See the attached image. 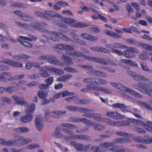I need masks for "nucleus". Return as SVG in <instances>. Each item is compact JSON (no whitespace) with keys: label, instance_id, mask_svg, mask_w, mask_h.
Here are the masks:
<instances>
[{"label":"nucleus","instance_id":"obj_1","mask_svg":"<svg viewBox=\"0 0 152 152\" xmlns=\"http://www.w3.org/2000/svg\"><path fill=\"white\" fill-rule=\"evenodd\" d=\"M111 86L115 88L123 91L130 93L131 94L138 98H142V96L139 93L136 92L129 88L125 86L118 83H110Z\"/></svg>","mask_w":152,"mask_h":152},{"label":"nucleus","instance_id":"obj_2","mask_svg":"<svg viewBox=\"0 0 152 152\" xmlns=\"http://www.w3.org/2000/svg\"><path fill=\"white\" fill-rule=\"evenodd\" d=\"M127 72L134 80L136 81H145L146 82H149L150 81V80L149 79L138 74L134 72L128 70L127 71Z\"/></svg>","mask_w":152,"mask_h":152},{"label":"nucleus","instance_id":"obj_3","mask_svg":"<svg viewBox=\"0 0 152 152\" xmlns=\"http://www.w3.org/2000/svg\"><path fill=\"white\" fill-rule=\"evenodd\" d=\"M30 26H31V28L32 27L34 28L37 29L40 31L45 33H50V32L49 30L43 28V26H46L47 25L42 22H40L38 23L34 22L31 23H30Z\"/></svg>","mask_w":152,"mask_h":152},{"label":"nucleus","instance_id":"obj_4","mask_svg":"<svg viewBox=\"0 0 152 152\" xmlns=\"http://www.w3.org/2000/svg\"><path fill=\"white\" fill-rule=\"evenodd\" d=\"M94 62L97 63H99L103 65H116L113 62L108 59H106L102 57L97 58L95 57Z\"/></svg>","mask_w":152,"mask_h":152},{"label":"nucleus","instance_id":"obj_5","mask_svg":"<svg viewBox=\"0 0 152 152\" xmlns=\"http://www.w3.org/2000/svg\"><path fill=\"white\" fill-rule=\"evenodd\" d=\"M113 145L114 142H105L100 143L99 146L108 150L112 151V152H116L117 146L114 145Z\"/></svg>","mask_w":152,"mask_h":152},{"label":"nucleus","instance_id":"obj_6","mask_svg":"<svg viewBox=\"0 0 152 152\" xmlns=\"http://www.w3.org/2000/svg\"><path fill=\"white\" fill-rule=\"evenodd\" d=\"M12 98L17 104L25 107H27L28 105V103L26 101L25 98L23 97L14 95L12 96Z\"/></svg>","mask_w":152,"mask_h":152},{"label":"nucleus","instance_id":"obj_7","mask_svg":"<svg viewBox=\"0 0 152 152\" xmlns=\"http://www.w3.org/2000/svg\"><path fill=\"white\" fill-rule=\"evenodd\" d=\"M90 83L92 84L104 85L107 83V82L105 80L97 77H90Z\"/></svg>","mask_w":152,"mask_h":152},{"label":"nucleus","instance_id":"obj_8","mask_svg":"<svg viewBox=\"0 0 152 152\" xmlns=\"http://www.w3.org/2000/svg\"><path fill=\"white\" fill-rule=\"evenodd\" d=\"M50 67L47 66H43L39 70V75L44 78L49 77L50 75L47 70L50 71Z\"/></svg>","mask_w":152,"mask_h":152},{"label":"nucleus","instance_id":"obj_9","mask_svg":"<svg viewBox=\"0 0 152 152\" xmlns=\"http://www.w3.org/2000/svg\"><path fill=\"white\" fill-rule=\"evenodd\" d=\"M60 16L59 14L52 11H47L45 13V18L48 20H50L51 17L59 18Z\"/></svg>","mask_w":152,"mask_h":152},{"label":"nucleus","instance_id":"obj_10","mask_svg":"<svg viewBox=\"0 0 152 152\" xmlns=\"http://www.w3.org/2000/svg\"><path fill=\"white\" fill-rule=\"evenodd\" d=\"M106 115L110 117L116 119H122L124 118V115L115 112H108L106 113Z\"/></svg>","mask_w":152,"mask_h":152},{"label":"nucleus","instance_id":"obj_11","mask_svg":"<svg viewBox=\"0 0 152 152\" xmlns=\"http://www.w3.org/2000/svg\"><path fill=\"white\" fill-rule=\"evenodd\" d=\"M61 59L63 61L65 65L69 66L73 64V62L70 57L66 54L62 55Z\"/></svg>","mask_w":152,"mask_h":152},{"label":"nucleus","instance_id":"obj_12","mask_svg":"<svg viewBox=\"0 0 152 152\" xmlns=\"http://www.w3.org/2000/svg\"><path fill=\"white\" fill-rule=\"evenodd\" d=\"M35 124L37 129L39 131H40L43 126V124L41 118L40 117H36L35 119Z\"/></svg>","mask_w":152,"mask_h":152},{"label":"nucleus","instance_id":"obj_13","mask_svg":"<svg viewBox=\"0 0 152 152\" xmlns=\"http://www.w3.org/2000/svg\"><path fill=\"white\" fill-rule=\"evenodd\" d=\"M80 36L83 38L92 42L95 41L98 39L96 37L92 36L86 33L81 34Z\"/></svg>","mask_w":152,"mask_h":152},{"label":"nucleus","instance_id":"obj_14","mask_svg":"<svg viewBox=\"0 0 152 152\" xmlns=\"http://www.w3.org/2000/svg\"><path fill=\"white\" fill-rule=\"evenodd\" d=\"M82 135H74V132L71 136H68L65 135L64 136V139L66 141H69L71 140H75L77 139L82 140Z\"/></svg>","mask_w":152,"mask_h":152},{"label":"nucleus","instance_id":"obj_15","mask_svg":"<svg viewBox=\"0 0 152 152\" xmlns=\"http://www.w3.org/2000/svg\"><path fill=\"white\" fill-rule=\"evenodd\" d=\"M56 48L61 50H73L74 49V48L72 46L64 44H57L56 46Z\"/></svg>","mask_w":152,"mask_h":152},{"label":"nucleus","instance_id":"obj_16","mask_svg":"<svg viewBox=\"0 0 152 152\" xmlns=\"http://www.w3.org/2000/svg\"><path fill=\"white\" fill-rule=\"evenodd\" d=\"M23 136H16L15 138V140H9V144L10 146H16L18 144V142L19 141L22 142L23 139Z\"/></svg>","mask_w":152,"mask_h":152},{"label":"nucleus","instance_id":"obj_17","mask_svg":"<svg viewBox=\"0 0 152 152\" xmlns=\"http://www.w3.org/2000/svg\"><path fill=\"white\" fill-rule=\"evenodd\" d=\"M26 115L20 118L21 121L23 123H27L31 121L33 118V115L31 114H26Z\"/></svg>","mask_w":152,"mask_h":152},{"label":"nucleus","instance_id":"obj_18","mask_svg":"<svg viewBox=\"0 0 152 152\" xmlns=\"http://www.w3.org/2000/svg\"><path fill=\"white\" fill-rule=\"evenodd\" d=\"M52 113L53 114L52 115V118H59L61 116L65 115L66 112L65 111H53Z\"/></svg>","mask_w":152,"mask_h":152},{"label":"nucleus","instance_id":"obj_19","mask_svg":"<svg viewBox=\"0 0 152 152\" xmlns=\"http://www.w3.org/2000/svg\"><path fill=\"white\" fill-rule=\"evenodd\" d=\"M59 20L61 22L64 23L68 25H70L75 22V20L74 19L70 18H66L63 17L61 15L59 17Z\"/></svg>","mask_w":152,"mask_h":152},{"label":"nucleus","instance_id":"obj_20","mask_svg":"<svg viewBox=\"0 0 152 152\" xmlns=\"http://www.w3.org/2000/svg\"><path fill=\"white\" fill-rule=\"evenodd\" d=\"M92 73L95 76L98 77H107V75L104 72L99 70H93L91 71Z\"/></svg>","mask_w":152,"mask_h":152},{"label":"nucleus","instance_id":"obj_21","mask_svg":"<svg viewBox=\"0 0 152 152\" xmlns=\"http://www.w3.org/2000/svg\"><path fill=\"white\" fill-rule=\"evenodd\" d=\"M50 72L55 75H61L64 73V70L62 69L52 67H50Z\"/></svg>","mask_w":152,"mask_h":152},{"label":"nucleus","instance_id":"obj_22","mask_svg":"<svg viewBox=\"0 0 152 152\" xmlns=\"http://www.w3.org/2000/svg\"><path fill=\"white\" fill-rule=\"evenodd\" d=\"M89 26V25L88 23L83 22H77L74 23L72 26L74 27L82 28L86 27Z\"/></svg>","mask_w":152,"mask_h":152},{"label":"nucleus","instance_id":"obj_23","mask_svg":"<svg viewBox=\"0 0 152 152\" xmlns=\"http://www.w3.org/2000/svg\"><path fill=\"white\" fill-rule=\"evenodd\" d=\"M94 123V125H93L94 126V129L96 131H101L105 129V126L102 125L99 123Z\"/></svg>","mask_w":152,"mask_h":152},{"label":"nucleus","instance_id":"obj_24","mask_svg":"<svg viewBox=\"0 0 152 152\" xmlns=\"http://www.w3.org/2000/svg\"><path fill=\"white\" fill-rule=\"evenodd\" d=\"M15 23L18 26L22 28L27 30H31V26L30 25L25 23H22L18 21H15Z\"/></svg>","mask_w":152,"mask_h":152},{"label":"nucleus","instance_id":"obj_25","mask_svg":"<svg viewBox=\"0 0 152 152\" xmlns=\"http://www.w3.org/2000/svg\"><path fill=\"white\" fill-rule=\"evenodd\" d=\"M129 141L128 139L124 138H116L114 140L115 143H124L128 142Z\"/></svg>","mask_w":152,"mask_h":152},{"label":"nucleus","instance_id":"obj_26","mask_svg":"<svg viewBox=\"0 0 152 152\" xmlns=\"http://www.w3.org/2000/svg\"><path fill=\"white\" fill-rule=\"evenodd\" d=\"M35 108V105L34 104H31L30 107L28 108H27L26 110V114H30L32 115V114L34 112Z\"/></svg>","mask_w":152,"mask_h":152},{"label":"nucleus","instance_id":"obj_27","mask_svg":"<svg viewBox=\"0 0 152 152\" xmlns=\"http://www.w3.org/2000/svg\"><path fill=\"white\" fill-rule=\"evenodd\" d=\"M14 130L15 132L19 133L26 132H29V129L27 127H23L15 129Z\"/></svg>","mask_w":152,"mask_h":152},{"label":"nucleus","instance_id":"obj_28","mask_svg":"<svg viewBox=\"0 0 152 152\" xmlns=\"http://www.w3.org/2000/svg\"><path fill=\"white\" fill-rule=\"evenodd\" d=\"M81 121L83 122L85 124L90 126H93L94 124L93 121L84 118L80 119V122Z\"/></svg>","mask_w":152,"mask_h":152},{"label":"nucleus","instance_id":"obj_29","mask_svg":"<svg viewBox=\"0 0 152 152\" xmlns=\"http://www.w3.org/2000/svg\"><path fill=\"white\" fill-rule=\"evenodd\" d=\"M56 58L55 56L48 54L47 61L50 64H54L56 60Z\"/></svg>","mask_w":152,"mask_h":152},{"label":"nucleus","instance_id":"obj_30","mask_svg":"<svg viewBox=\"0 0 152 152\" xmlns=\"http://www.w3.org/2000/svg\"><path fill=\"white\" fill-rule=\"evenodd\" d=\"M105 122L106 124L107 125L111 126H118V122L114 121L108 118L105 119Z\"/></svg>","mask_w":152,"mask_h":152},{"label":"nucleus","instance_id":"obj_31","mask_svg":"<svg viewBox=\"0 0 152 152\" xmlns=\"http://www.w3.org/2000/svg\"><path fill=\"white\" fill-rule=\"evenodd\" d=\"M122 55L127 58H130L133 57L134 54L128 50H126L123 52Z\"/></svg>","mask_w":152,"mask_h":152},{"label":"nucleus","instance_id":"obj_32","mask_svg":"<svg viewBox=\"0 0 152 152\" xmlns=\"http://www.w3.org/2000/svg\"><path fill=\"white\" fill-rule=\"evenodd\" d=\"M23 139L22 142L20 143H18L19 146H21L26 145L29 143L30 142L31 140L30 139L26 138L25 137H23Z\"/></svg>","mask_w":152,"mask_h":152},{"label":"nucleus","instance_id":"obj_33","mask_svg":"<svg viewBox=\"0 0 152 152\" xmlns=\"http://www.w3.org/2000/svg\"><path fill=\"white\" fill-rule=\"evenodd\" d=\"M23 15L22 18V19L24 21H30L33 19V18L31 15H28L25 13H23Z\"/></svg>","mask_w":152,"mask_h":152},{"label":"nucleus","instance_id":"obj_34","mask_svg":"<svg viewBox=\"0 0 152 152\" xmlns=\"http://www.w3.org/2000/svg\"><path fill=\"white\" fill-rule=\"evenodd\" d=\"M131 129L138 132L139 133H145V131L142 129L141 128H138L135 126L132 125L131 126Z\"/></svg>","mask_w":152,"mask_h":152},{"label":"nucleus","instance_id":"obj_35","mask_svg":"<svg viewBox=\"0 0 152 152\" xmlns=\"http://www.w3.org/2000/svg\"><path fill=\"white\" fill-rule=\"evenodd\" d=\"M133 139L135 142L140 143H145V141H146L144 139L141 137H133Z\"/></svg>","mask_w":152,"mask_h":152},{"label":"nucleus","instance_id":"obj_36","mask_svg":"<svg viewBox=\"0 0 152 152\" xmlns=\"http://www.w3.org/2000/svg\"><path fill=\"white\" fill-rule=\"evenodd\" d=\"M53 114L52 112H50L49 110H47L45 112V117L46 119H47L49 122H51V121L50 120L51 118H52V115Z\"/></svg>","mask_w":152,"mask_h":152},{"label":"nucleus","instance_id":"obj_37","mask_svg":"<svg viewBox=\"0 0 152 152\" xmlns=\"http://www.w3.org/2000/svg\"><path fill=\"white\" fill-rule=\"evenodd\" d=\"M61 126H62L68 128L69 129H71L73 128H74L75 129H77V127L74 124H72L68 123H62L61 124Z\"/></svg>","mask_w":152,"mask_h":152},{"label":"nucleus","instance_id":"obj_38","mask_svg":"<svg viewBox=\"0 0 152 152\" xmlns=\"http://www.w3.org/2000/svg\"><path fill=\"white\" fill-rule=\"evenodd\" d=\"M89 100L87 99H79L76 102V103L79 104H87L89 103Z\"/></svg>","mask_w":152,"mask_h":152},{"label":"nucleus","instance_id":"obj_39","mask_svg":"<svg viewBox=\"0 0 152 152\" xmlns=\"http://www.w3.org/2000/svg\"><path fill=\"white\" fill-rule=\"evenodd\" d=\"M129 121L130 123H131L136 125H141L142 123V122L139 120L132 118L129 119Z\"/></svg>","mask_w":152,"mask_h":152},{"label":"nucleus","instance_id":"obj_40","mask_svg":"<svg viewBox=\"0 0 152 152\" xmlns=\"http://www.w3.org/2000/svg\"><path fill=\"white\" fill-rule=\"evenodd\" d=\"M77 111H79L82 113H88L93 112V110H90L85 108H82L78 107Z\"/></svg>","mask_w":152,"mask_h":152},{"label":"nucleus","instance_id":"obj_41","mask_svg":"<svg viewBox=\"0 0 152 152\" xmlns=\"http://www.w3.org/2000/svg\"><path fill=\"white\" fill-rule=\"evenodd\" d=\"M91 150L95 152H105L104 150L102 148H100L97 146H94L92 145Z\"/></svg>","mask_w":152,"mask_h":152},{"label":"nucleus","instance_id":"obj_42","mask_svg":"<svg viewBox=\"0 0 152 152\" xmlns=\"http://www.w3.org/2000/svg\"><path fill=\"white\" fill-rule=\"evenodd\" d=\"M24 76L23 75H17L13 77H11L10 78L8 79L9 81H12L14 80H19L22 79Z\"/></svg>","mask_w":152,"mask_h":152},{"label":"nucleus","instance_id":"obj_43","mask_svg":"<svg viewBox=\"0 0 152 152\" xmlns=\"http://www.w3.org/2000/svg\"><path fill=\"white\" fill-rule=\"evenodd\" d=\"M141 65L142 69L143 70L145 71L149 72L150 73L152 72V70L149 69L148 66L146 63L144 62H142Z\"/></svg>","mask_w":152,"mask_h":152},{"label":"nucleus","instance_id":"obj_44","mask_svg":"<svg viewBox=\"0 0 152 152\" xmlns=\"http://www.w3.org/2000/svg\"><path fill=\"white\" fill-rule=\"evenodd\" d=\"M148 54L145 51H143L141 54L138 55V58H139L142 60H144L148 58Z\"/></svg>","mask_w":152,"mask_h":152},{"label":"nucleus","instance_id":"obj_45","mask_svg":"<svg viewBox=\"0 0 152 152\" xmlns=\"http://www.w3.org/2000/svg\"><path fill=\"white\" fill-rule=\"evenodd\" d=\"M37 94L39 97L43 99L47 96V93L45 91L40 90L38 92Z\"/></svg>","mask_w":152,"mask_h":152},{"label":"nucleus","instance_id":"obj_46","mask_svg":"<svg viewBox=\"0 0 152 152\" xmlns=\"http://www.w3.org/2000/svg\"><path fill=\"white\" fill-rule=\"evenodd\" d=\"M30 58V57L26 55L22 54L20 56H13V58L15 60H20V58Z\"/></svg>","mask_w":152,"mask_h":152},{"label":"nucleus","instance_id":"obj_47","mask_svg":"<svg viewBox=\"0 0 152 152\" xmlns=\"http://www.w3.org/2000/svg\"><path fill=\"white\" fill-rule=\"evenodd\" d=\"M11 63V66L14 67H21L23 66V64L18 61H15L12 60Z\"/></svg>","mask_w":152,"mask_h":152},{"label":"nucleus","instance_id":"obj_48","mask_svg":"<svg viewBox=\"0 0 152 152\" xmlns=\"http://www.w3.org/2000/svg\"><path fill=\"white\" fill-rule=\"evenodd\" d=\"M59 38L65 41L70 42L72 41V39L70 37L61 33L60 35Z\"/></svg>","mask_w":152,"mask_h":152},{"label":"nucleus","instance_id":"obj_49","mask_svg":"<svg viewBox=\"0 0 152 152\" xmlns=\"http://www.w3.org/2000/svg\"><path fill=\"white\" fill-rule=\"evenodd\" d=\"M116 152H133L132 150L127 148H120L117 147Z\"/></svg>","mask_w":152,"mask_h":152},{"label":"nucleus","instance_id":"obj_50","mask_svg":"<svg viewBox=\"0 0 152 152\" xmlns=\"http://www.w3.org/2000/svg\"><path fill=\"white\" fill-rule=\"evenodd\" d=\"M38 88L41 90H46L49 89L50 88V86L47 83H42L39 85Z\"/></svg>","mask_w":152,"mask_h":152},{"label":"nucleus","instance_id":"obj_51","mask_svg":"<svg viewBox=\"0 0 152 152\" xmlns=\"http://www.w3.org/2000/svg\"><path fill=\"white\" fill-rule=\"evenodd\" d=\"M65 108L70 111L77 112V111L78 107L72 105H69L66 106Z\"/></svg>","mask_w":152,"mask_h":152},{"label":"nucleus","instance_id":"obj_52","mask_svg":"<svg viewBox=\"0 0 152 152\" xmlns=\"http://www.w3.org/2000/svg\"><path fill=\"white\" fill-rule=\"evenodd\" d=\"M95 114H96L93 116V118L94 119L97 121L102 122V120L104 118L100 117L101 115L99 113H95Z\"/></svg>","mask_w":152,"mask_h":152},{"label":"nucleus","instance_id":"obj_53","mask_svg":"<svg viewBox=\"0 0 152 152\" xmlns=\"http://www.w3.org/2000/svg\"><path fill=\"white\" fill-rule=\"evenodd\" d=\"M61 95L62 97H64L67 96H71L74 94L73 92H69L67 91H65L61 93Z\"/></svg>","mask_w":152,"mask_h":152},{"label":"nucleus","instance_id":"obj_54","mask_svg":"<svg viewBox=\"0 0 152 152\" xmlns=\"http://www.w3.org/2000/svg\"><path fill=\"white\" fill-rule=\"evenodd\" d=\"M92 145L87 144L83 145V151H89L91 150Z\"/></svg>","mask_w":152,"mask_h":152},{"label":"nucleus","instance_id":"obj_55","mask_svg":"<svg viewBox=\"0 0 152 152\" xmlns=\"http://www.w3.org/2000/svg\"><path fill=\"white\" fill-rule=\"evenodd\" d=\"M148 124L145 125V127L147 130L150 131H152V122L148 121Z\"/></svg>","mask_w":152,"mask_h":152},{"label":"nucleus","instance_id":"obj_56","mask_svg":"<svg viewBox=\"0 0 152 152\" xmlns=\"http://www.w3.org/2000/svg\"><path fill=\"white\" fill-rule=\"evenodd\" d=\"M129 120V119H128ZM130 125V122L129 121H124L122 122H118V126H128Z\"/></svg>","mask_w":152,"mask_h":152},{"label":"nucleus","instance_id":"obj_57","mask_svg":"<svg viewBox=\"0 0 152 152\" xmlns=\"http://www.w3.org/2000/svg\"><path fill=\"white\" fill-rule=\"evenodd\" d=\"M45 82L49 86L51 85L54 82V78L53 77H50L45 80Z\"/></svg>","mask_w":152,"mask_h":152},{"label":"nucleus","instance_id":"obj_58","mask_svg":"<svg viewBox=\"0 0 152 152\" xmlns=\"http://www.w3.org/2000/svg\"><path fill=\"white\" fill-rule=\"evenodd\" d=\"M115 134L116 135L121 136H127L128 137H130L132 135L131 134L126 133L124 132H117L115 133Z\"/></svg>","mask_w":152,"mask_h":152},{"label":"nucleus","instance_id":"obj_59","mask_svg":"<svg viewBox=\"0 0 152 152\" xmlns=\"http://www.w3.org/2000/svg\"><path fill=\"white\" fill-rule=\"evenodd\" d=\"M62 131L66 134L70 136L73 134V132L72 131L65 128H63L62 129Z\"/></svg>","mask_w":152,"mask_h":152},{"label":"nucleus","instance_id":"obj_60","mask_svg":"<svg viewBox=\"0 0 152 152\" xmlns=\"http://www.w3.org/2000/svg\"><path fill=\"white\" fill-rule=\"evenodd\" d=\"M142 48L149 50L152 51V46L143 43Z\"/></svg>","mask_w":152,"mask_h":152},{"label":"nucleus","instance_id":"obj_61","mask_svg":"<svg viewBox=\"0 0 152 152\" xmlns=\"http://www.w3.org/2000/svg\"><path fill=\"white\" fill-rule=\"evenodd\" d=\"M140 104L145 108L150 109L152 111V107L149 106L148 104L144 102H140Z\"/></svg>","mask_w":152,"mask_h":152},{"label":"nucleus","instance_id":"obj_62","mask_svg":"<svg viewBox=\"0 0 152 152\" xmlns=\"http://www.w3.org/2000/svg\"><path fill=\"white\" fill-rule=\"evenodd\" d=\"M111 51L113 53H115L119 56L122 55L123 52L119 50L112 48L111 49Z\"/></svg>","mask_w":152,"mask_h":152},{"label":"nucleus","instance_id":"obj_63","mask_svg":"<svg viewBox=\"0 0 152 152\" xmlns=\"http://www.w3.org/2000/svg\"><path fill=\"white\" fill-rule=\"evenodd\" d=\"M111 51L113 53H115L119 56L122 55L123 52L119 50L112 48L111 49Z\"/></svg>","mask_w":152,"mask_h":152},{"label":"nucleus","instance_id":"obj_64","mask_svg":"<svg viewBox=\"0 0 152 152\" xmlns=\"http://www.w3.org/2000/svg\"><path fill=\"white\" fill-rule=\"evenodd\" d=\"M144 138L145 139H144L145 141V143H152V137H151L146 135L144 137Z\"/></svg>","mask_w":152,"mask_h":152}]
</instances>
